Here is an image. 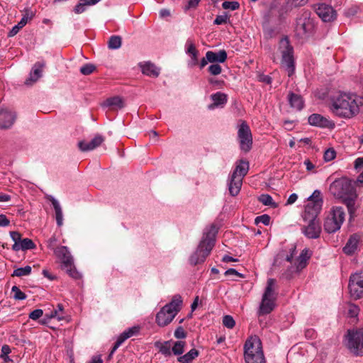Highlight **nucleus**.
Wrapping results in <instances>:
<instances>
[{
  "label": "nucleus",
  "mask_w": 363,
  "mask_h": 363,
  "mask_svg": "<svg viewBox=\"0 0 363 363\" xmlns=\"http://www.w3.org/2000/svg\"><path fill=\"white\" fill-rule=\"evenodd\" d=\"M362 104V97L340 93L332 98L330 110L336 116L350 118L359 113V107Z\"/></svg>",
  "instance_id": "nucleus-1"
},
{
  "label": "nucleus",
  "mask_w": 363,
  "mask_h": 363,
  "mask_svg": "<svg viewBox=\"0 0 363 363\" xmlns=\"http://www.w3.org/2000/svg\"><path fill=\"white\" fill-rule=\"evenodd\" d=\"M330 193L336 198L342 199V202L347 206L350 216L356 211L355 202L357 194L352 181L342 177L335 179L330 186Z\"/></svg>",
  "instance_id": "nucleus-2"
},
{
  "label": "nucleus",
  "mask_w": 363,
  "mask_h": 363,
  "mask_svg": "<svg viewBox=\"0 0 363 363\" xmlns=\"http://www.w3.org/2000/svg\"><path fill=\"white\" fill-rule=\"evenodd\" d=\"M218 230V227L213 224L206 229L196 250L189 257V262L191 265L203 262L210 255L215 245Z\"/></svg>",
  "instance_id": "nucleus-3"
},
{
  "label": "nucleus",
  "mask_w": 363,
  "mask_h": 363,
  "mask_svg": "<svg viewBox=\"0 0 363 363\" xmlns=\"http://www.w3.org/2000/svg\"><path fill=\"white\" fill-rule=\"evenodd\" d=\"M182 304V296L176 294L171 302L163 306L156 315V322L160 327L169 324L181 310Z\"/></svg>",
  "instance_id": "nucleus-4"
},
{
  "label": "nucleus",
  "mask_w": 363,
  "mask_h": 363,
  "mask_svg": "<svg viewBox=\"0 0 363 363\" xmlns=\"http://www.w3.org/2000/svg\"><path fill=\"white\" fill-rule=\"evenodd\" d=\"M276 282L274 279L267 280V286L259 306V315L269 314L275 308L277 298Z\"/></svg>",
  "instance_id": "nucleus-5"
},
{
  "label": "nucleus",
  "mask_w": 363,
  "mask_h": 363,
  "mask_svg": "<svg viewBox=\"0 0 363 363\" xmlns=\"http://www.w3.org/2000/svg\"><path fill=\"white\" fill-rule=\"evenodd\" d=\"M55 255L60 259L61 269L74 279H80L81 274L77 270L74 264V259L66 246H60L55 249Z\"/></svg>",
  "instance_id": "nucleus-6"
},
{
  "label": "nucleus",
  "mask_w": 363,
  "mask_h": 363,
  "mask_svg": "<svg viewBox=\"0 0 363 363\" xmlns=\"http://www.w3.org/2000/svg\"><path fill=\"white\" fill-rule=\"evenodd\" d=\"M248 169L249 163L247 161L240 160L238 162L228 182V189L232 196H236L240 192L242 184V179Z\"/></svg>",
  "instance_id": "nucleus-7"
},
{
  "label": "nucleus",
  "mask_w": 363,
  "mask_h": 363,
  "mask_svg": "<svg viewBox=\"0 0 363 363\" xmlns=\"http://www.w3.org/2000/svg\"><path fill=\"white\" fill-rule=\"evenodd\" d=\"M315 29V21L309 10H302L296 18L295 32L297 36L305 38L311 35Z\"/></svg>",
  "instance_id": "nucleus-8"
},
{
  "label": "nucleus",
  "mask_w": 363,
  "mask_h": 363,
  "mask_svg": "<svg viewBox=\"0 0 363 363\" xmlns=\"http://www.w3.org/2000/svg\"><path fill=\"white\" fill-rule=\"evenodd\" d=\"M322 206L321 193L318 190H315L308 198V203L305 206V210L302 215L303 219L305 221L318 220V216L321 211Z\"/></svg>",
  "instance_id": "nucleus-9"
},
{
  "label": "nucleus",
  "mask_w": 363,
  "mask_h": 363,
  "mask_svg": "<svg viewBox=\"0 0 363 363\" xmlns=\"http://www.w3.org/2000/svg\"><path fill=\"white\" fill-rule=\"evenodd\" d=\"M279 50L281 54V65L286 67L289 77L291 76L295 70L294 60V48L290 45L288 37L282 38L279 43Z\"/></svg>",
  "instance_id": "nucleus-10"
},
{
  "label": "nucleus",
  "mask_w": 363,
  "mask_h": 363,
  "mask_svg": "<svg viewBox=\"0 0 363 363\" xmlns=\"http://www.w3.org/2000/svg\"><path fill=\"white\" fill-rule=\"evenodd\" d=\"M345 211L340 206L333 207L325 218L324 229L328 233H333L340 230L345 220Z\"/></svg>",
  "instance_id": "nucleus-11"
},
{
  "label": "nucleus",
  "mask_w": 363,
  "mask_h": 363,
  "mask_svg": "<svg viewBox=\"0 0 363 363\" xmlns=\"http://www.w3.org/2000/svg\"><path fill=\"white\" fill-rule=\"evenodd\" d=\"M346 346L353 354L363 355V328L357 330H348L345 335Z\"/></svg>",
  "instance_id": "nucleus-12"
},
{
  "label": "nucleus",
  "mask_w": 363,
  "mask_h": 363,
  "mask_svg": "<svg viewBox=\"0 0 363 363\" xmlns=\"http://www.w3.org/2000/svg\"><path fill=\"white\" fill-rule=\"evenodd\" d=\"M348 288L351 297L359 299L363 297V274H354L350 278Z\"/></svg>",
  "instance_id": "nucleus-13"
},
{
  "label": "nucleus",
  "mask_w": 363,
  "mask_h": 363,
  "mask_svg": "<svg viewBox=\"0 0 363 363\" xmlns=\"http://www.w3.org/2000/svg\"><path fill=\"white\" fill-rule=\"evenodd\" d=\"M251 363H266L262 342L256 335L251 336Z\"/></svg>",
  "instance_id": "nucleus-14"
},
{
  "label": "nucleus",
  "mask_w": 363,
  "mask_h": 363,
  "mask_svg": "<svg viewBox=\"0 0 363 363\" xmlns=\"http://www.w3.org/2000/svg\"><path fill=\"white\" fill-rule=\"evenodd\" d=\"M227 59V52L224 50L218 52L208 51L206 57H203L199 63L200 69H203L208 62L212 64L223 63Z\"/></svg>",
  "instance_id": "nucleus-15"
},
{
  "label": "nucleus",
  "mask_w": 363,
  "mask_h": 363,
  "mask_svg": "<svg viewBox=\"0 0 363 363\" xmlns=\"http://www.w3.org/2000/svg\"><path fill=\"white\" fill-rule=\"evenodd\" d=\"M315 12L324 22H330L336 18V11L332 6L325 4H317Z\"/></svg>",
  "instance_id": "nucleus-16"
},
{
  "label": "nucleus",
  "mask_w": 363,
  "mask_h": 363,
  "mask_svg": "<svg viewBox=\"0 0 363 363\" xmlns=\"http://www.w3.org/2000/svg\"><path fill=\"white\" fill-rule=\"evenodd\" d=\"M248 130L249 127L247 122L242 121L238 130V138L240 140V148L245 152H247L250 150Z\"/></svg>",
  "instance_id": "nucleus-17"
},
{
  "label": "nucleus",
  "mask_w": 363,
  "mask_h": 363,
  "mask_svg": "<svg viewBox=\"0 0 363 363\" xmlns=\"http://www.w3.org/2000/svg\"><path fill=\"white\" fill-rule=\"evenodd\" d=\"M308 223L305 227L303 233L308 238H317L320 236L321 227L319 220H308Z\"/></svg>",
  "instance_id": "nucleus-18"
},
{
  "label": "nucleus",
  "mask_w": 363,
  "mask_h": 363,
  "mask_svg": "<svg viewBox=\"0 0 363 363\" xmlns=\"http://www.w3.org/2000/svg\"><path fill=\"white\" fill-rule=\"evenodd\" d=\"M16 120V114L8 110L0 111V128H10L14 123Z\"/></svg>",
  "instance_id": "nucleus-19"
},
{
  "label": "nucleus",
  "mask_w": 363,
  "mask_h": 363,
  "mask_svg": "<svg viewBox=\"0 0 363 363\" xmlns=\"http://www.w3.org/2000/svg\"><path fill=\"white\" fill-rule=\"evenodd\" d=\"M294 7L288 1L283 4L278 1H274L270 5V11L272 13L277 11L279 16L282 18L291 11Z\"/></svg>",
  "instance_id": "nucleus-20"
},
{
  "label": "nucleus",
  "mask_w": 363,
  "mask_h": 363,
  "mask_svg": "<svg viewBox=\"0 0 363 363\" xmlns=\"http://www.w3.org/2000/svg\"><path fill=\"white\" fill-rule=\"evenodd\" d=\"M308 123L311 125L321 128H330L334 125L330 120L318 113L311 115L308 117Z\"/></svg>",
  "instance_id": "nucleus-21"
},
{
  "label": "nucleus",
  "mask_w": 363,
  "mask_h": 363,
  "mask_svg": "<svg viewBox=\"0 0 363 363\" xmlns=\"http://www.w3.org/2000/svg\"><path fill=\"white\" fill-rule=\"evenodd\" d=\"M104 139L101 135H96L90 142L81 141L79 143V147L82 151H89L99 147Z\"/></svg>",
  "instance_id": "nucleus-22"
},
{
  "label": "nucleus",
  "mask_w": 363,
  "mask_h": 363,
  "mask_svg": "<svg viewBox=\"0 0 363 363\" xmlns=\"http://www.w3.org/2000/svg\"><path fill=\"white\" fill-rule=\"evenodd\" d=\"M44 67V62H36L32 69L29 78L26 79V84L28 85H30L36 81H38V79L42 76V72Z\"/></svg>",
  "instance_id": "nucleus-23"
},
{
  "label": "nucleus",
  "mask_w": 363,
  "mask_h": 363,
  "mask_svg": "<svg viewBox=\"0 0 363 363\" xmlns=\"http://www.w3.org/2000/svg\"><path fill=\"white\" fill-rule=\"evenodd\" d=\"M358 242V236L357 235H351L345 246L343 247L344 253L348 255H352L357 248Z\"/></svg>",
  "instance_id": "nucleus-24"
},
{
  "label": "nucleus",
  "mask_w": 363,
  "mask_h": 363,
  "mask_svg": "<svg viewBox=\"0 0 363 363\" xmlns=\"http://www.w3.org/2000/svg\"><path fill=\"white\" fill-rule=\"evenodd\" d=\"M54 208L57 225L61 227L63 225V213L59 202L52 196L48 198Z\"/></svg>",
  "instance_id": "nucleus-25"
},
{
  "label": "nucleus",
  "mask_w": 363,
  "mask_h": 363,
  "mask_svg": "<svg viewBox=\"0 0 363 363\" xmlns=\"http://www.w3.org/2000/svg\"><path fill=\"white\" fill-rule=\"evenodd\" d=\"M142 72L149 77H157L160 74V70L155 65L150 62H145L140 65Z\"/></svg>",
  "instance_id": "nucleus-26"
},
{
  "label": "nucleus",
  "mask_w": 363,
  "mask_h": 363,
  "mask_svg": "<svg viewBox=\"0 0 363 363\" xmlns=\"http://www.w3.org/2000/svg\"><path fill=\"white\" fill-rule=\"evenodd\" d=\"M35 247V245L32 240L29 238H24L22 239L19 243L13 244L12 250L13 251L27 250L34 249Z\"/></svg>",
  "instance_id": "nucleus-27"
},
{
  "label": "nucleus",
  "mask_w": 363,
  "mask_h": 363,
  "mask_svg": "<svg viewBox=\"0 0 363 363\" xmlns=\"http://www.w3.org/2000/svg\"><path fill=\"white\" fill-rule=\"evenodd\" d=\"M103 106L109 107L111 109H118L123 107V101L119 96H113L107 99L104 103Z\"/></svg>",
  "instance_id": "nucleus-28"
},
{
  "label": "nucleus",
  "mask_w": 363,
  "mask_h": 363,
  "mask_svg": "<svg viewBox=\"0 0 363 363\" xmlns=\"http://www.w3.org/2000/svg\"><path fill=\"white\" fill-rule=\"evenodd\" d=\"M289 102L291 105V106L298 111H300L302 109L303 106V101L301 96L290 93L288 96Z\"/></svg>",
  "instance_id": "nucleus-29"
},
{
  "label": "nucleus",
  "mask_w": 363,
  "mask_h": 363,
  "mask_svg": "<svg viewBox=\"0 0 363 363\" xmlns=\"http://www.w3.org/2000/svg\"><path fill=\"white\" fill-rule=\"evenodd\" d=\"M311 257V254L308 249H304L302 250L300 255L296 259V267L298 269H302L307 265L308 260Z\"/></svg>",
  "instance_id": "nucleus-30"
},
{
  "label": "nucleus",
  "mask_w": 363,
  "mask_h": 363,
  "mask_svg": "<svg viewBox=\"0 0 363 363\" xmlns=\"http://www.w3.org/2000/svg\"><path fill=\"white\" fill-rule=\"evenodd\" d=\"M199 354V352L196 349L193 348L185 354L179 357L177 360L180 363H191Z\"/></svg>",
  "instance_id": "nucleus-31"
},
{
  "label": "nucleus",
  "mask_w": 363,
  "mask_h": 363,
  "mask_svg": "<svg viewBox=\"0 0 363 363\" xmlns=\"http://www.w3.org/2000/svg\"><path fill=\"white\" fill-rule=\"evenodd\" d=\"M211 99L213 101V104L209 106V108H212L214 106H223L227 102V95L221 92H216L212 94Z\"/></svg>",
  "instance_id": "nucleus-32"
},
{
  "label": "nucleus",
  "mask_w": 363,
  "mask_h": 363,
  "mask_svg": "<svg viewBox=\"0 0 363 363\" xmlns=\"http://www.w3.org/2000/svg\"><path fill=\"white\" fill-rule=\"evenodd\" d=\"M186 342L183 340L176 341L172 348V353L174 355H181L184 352Z\"/></svg>",
  "instance_id": "nucleus-33"
},
{
  "label": "nucleus",
  "mask_w": 363,
  "mask_h": 363,
  "mask_svg": "<svg viewBox=\"0 0 363 363\" xmlns=\"http://www.w3.org/2000/svg\"><path fill=\"white\" fill-rule=\"evenodd\" d=\"M258 201L263 203L264 206H269L273 208H277V204L273 201L272 197L269 194H262L258 197Z\"/></svg>",
  "instance_id": "nucleus-34"
},
{
  "label": "nucleus",
  "mask_w": 363,
  "mask_h": 363,
  "mask_svg": "<svg viewBox=\"0 0 363 363\" xmlns=\"http://www.w3.org/2000/svg\"><path fill=\"white\" fill-rule=\"evenodd\" d=\"M31 272V267L30 266H26L25 267H20L15 269L12 274L13 277H23L28 276Z\"/></svg>",
  "instance_id": "nucleus-35"
},
{
  "label": "nucleus",
  "mask_w": 363,
  "mask_h": 363,
  "mask_svg": "<svg viewBox=\"0 0 363 363\" xmlns=\"http://www.w3.org/2000/svg\"><path fill=\"white\" fill-rule=\"evenodd\" d=\"M121 38L118 35H113L108 40V48L110 49H118L121 46Z\"/></svg>",
  "instance_id": "nucleus-36"
},
{
  "label": "nucleus",
  "mask_w": 363,
  "mask_h": 363,
  "mask_svg": "<svg viewBox=\"0 0 363 363\" xmlns=\"http://www.w3.org/2000/svg\"><path fill=\"white\" fill-rule=\"evenodd\" d=\"M35 11H33L30 8H26L23 10V17L21 19L22 21H24L25 23H27L29 21L32 20L35 16Z\"/></svg>",
  "instance_id": "nucleus-37"
},
{
  "label": "nucleus",
  "mask_w": 363,
  "mask_h": 363,
  "mask_svg": "<svg viewBox=\"0 0 363 363\" xmlns=\"http://www.w3.org/2000/svg\"><path fill=\"white\" fill-rule=\"evenodd\" d=\"M128 339L127 336L124 333H122L117 338L116 342H115L111 352V354H113L116 350Z\"/></svg>",
  "instance_id": "nucleus-38"
},
{
  "label": "nucleus",
  "mask_w": 363,
  "mask_h": 363,
  "mask_svg": "<svg viewBox=\"0 0 363 363\" xmlns=\"http://www.w3.org/2000/svg\"><path fill=\"white\" fill-rule=\"evenodd\" d=\"M11 291L13 293V298L16 300H24L26 298V295L25 293L21 291V289L16 286H13L11 288Z\"/></svg>",
  "instance_id": "nucleus-39"
},
{
  "label": "nucleus",
  "mask_w": 363,
  "mask_h": 363,
  "mask_svg": "<svg viewBox=\"0 0 363 363\" xmlns=\"http://www.w3.org/2000/svg\"><path fill=\"white\" fill-rule=\"evenodd\" d=\"M160 352L165 356H170L172 352L171 350L170 342L166 341L162 344L160 347Z\"/></svg>",
  "instance_id": "nucleus-40"
},
{
  "label": "nucleus",
  "mask_w": 363,
  "mask_h": 363,
  "mask_svg": "<svg viewBox=\"0 0 363 363\" xmlns=\"http://www.w3.org/2000/svg\"><path fill=\"white\" fill-rule=\"evenodd\" d=\"M270 216L267 214H263L262 216H257L255 219V224L258 225L259 223H263L264 225H269L270 223Z\"/></svg>",
  "instance_id": "nucleus-41"
},
{
  "label": "nucleus",
  "mask_w": 363,
  "mask_h": 363,
  "mask_svg": "<svg viewBox=\"0 0 363 363\" xmlns=\"http://www.w3.org/2000/svg\"><path fill=\"white\" fill-rule=\"evenodd\" d=\"M359 309L357 306L354 304H348L347 306V315L350 318H355L359 314Z\"/></svg>",
  "instance_id": "nucleus-42"
},
{
  "label": "nucleus",
  "mask_w": 363,
  "mask_h": 363,
  "mask_svg": "<svg viewBox=\"0 0 363 363\" xmlns=\"http://www.w3.org/2000/svg\"><path fill=\"white\" fill-rule=\"evenodd\" d=\"M223 325L229 329H232L235 326V322L231 315H226L223 318Z\"/></svg>",
  "instance_id": "nucleus-43"
},
{
  "label": "nucleus",
  "mask_w": 363,
  "mask_h": 363,
  "mask_svg": "<svg viewBox=\"0 0 363 363\" xmlns=\"http://www.w3.org/2000/svg\"><path fill=\"white\" fill-rule=\"evenodd\" d=\"M96 67L91 64H86L80 68V72L84 75H89L91 74Z\"/></svg>",
  "instance_id": "nucleus-44"
},
{
  "label": "nucleus",
  "mask_w": 363,
  "mask_h": 363,
  "mask_svg": "<svg viewBox=\"0 0 363 363\" xmlns=\"http://www.w3.org/2000/svg\"><path fill=\"white\" fill-rule=\"evenodd\" d=\"M239 3L237 1H224L222 6L224 9L235 11L239 8Z\"/></svg>",
  "instance_id": "nucleus-45"
},
{
  "label": "nucleus",
  "mask_w": 363,
  "mask_h": 363,
  "mask_svg": "<svg viewBox=\"0 0 363 363\" xmlns=\"http://www.w3.org/2000/svg\"><path fill=\"white\" fill-rule=\"evenodd\" d=\"M208 71L212 75H218L221 73L222 68L218 64H212L208 67Z\"/></svg>",
  "instance_id": "nucleus-46"
},
{
  "label": "nucleus",
  "mask_w": 363,
  "mask_h": 363,
  "mask_svg": "<svg viewBox=\"0 0 363 363\" xmlns=\"http://www.w3.org/2000/svg\"><path fill=\"white\" fill-rule=\"evenodd\" d=\"M11 352L10 347L7 345H3L1 347V357L5 361L9 362L11 361V359L8 356Z\"/></svg>",
  "instance_id": "nucleus-47"
},
{
  "label": "nucleus",
  "mask_w": 363,
  "mask_h": 363,
  "mask_svg": "<svg viewBox=\"0 0 363 363\" xmlns=\"http://www.w3.org/2000/svg\"><path fill=\"white\" fill-rule=\"evenodd\" d=\"M336 156V152L333 148H329L325 151L324 160L327 162L333 160Z\"/></svg>",
  "instance_id": "nucleus-48"
},
{
  "label": "nucleus",
  "mask_w": 363,
  "mask_h": 363,
  "mask_svg": "<svg viewBox=\"0 0 363 363\" xmlns=\"http://www.w3.org/2000/svg\"><path fill=\"white\" fill-rule=\"evenodd\" d=\"M43 315L42 309H35L29 313V318L33 320H37Z\"/></svg>",
  "instance_id": "nucleus-49"
},
{
  "label": "nucleus",
  "mask_w": 363,
  "mask_h": 363,
  "mask_svg": "<svg viewBox=\"0 0 363 363\" xmlns=\"http://www.w3.org/2000/svg\"><path fill=\"white\" fill-rule=\"evenodd\" d=\"M186 52L188 55L198 52V50H196L195 45L190 40H187L186 44Z\"/></svg>",
  "instance_id": "nucleus-50"
},
{
  "label": "nucleus",
  "mask_w": 363,
  "mask_h": 363,
  "mask_svg": "<svg viewBox=\"0 0 363 363\" xmlns=\"http://www.w3.org/2000/svg\"><path fill=\"white\" fill-rule=\"evenodd\" d=\"M174 337L177 339H184L186 337V333L182 326H179L174 331Z\"/></svg>",
  "instance_id": "nucleus-51"
},
{
  "label": "nucleus",
  "mask_w": 363,
  "mask_h": 363,
  "mask_svg": "<svg viewBox=\"0 0 363 363\" xmlns=\"http://www.w3.org/2000/svg\"><path fill=\"white\" fill-rule=\"evenodd\" d=\"M244 357H245V361L246 363H249L250 362V338H247L245 341V345H244Z\"/></svg>",
  "instance_id": "nucleus-52"
},
{
  "label": "nucleus",
  "mask_w": 363,
  "mask_h": 363,
  "mask_svg": "<svg viewBox=\"0 0 363 363\" xmlns=\"http://www.w3.org/2000/svg\"><path fill=\"white\" fill-rule=\"evenodd\" d=\"M86 10V5L81 1H79V3L74 6V12L77 14H80L84 12Z\"/></svg>",
  "instance_id": "nucleus-53"
},
{
  "label": "nucleus",
  "mask_w": 363,
  "mask_h": 363,
  "mask_svg": "<svg viewBox=\"0 0 363 363\" xmlns=\"http://www.w3.org/2000/svg\"><path fill=\"white\" fill-rule=\"evenodd\" d=\"M139 327L134 326L128 330H125L123 333L125 334L128 338L131 337L134 335L137 334L139 332Z\"/></svg>",
  "instance_id": "nucleus-54"
},
{
  "label": "nucleus",
  "mask_w": 363,
  "mask_h": 363,
  "mask_svg": "<svg viewBox=\"0 0 363 363\" xmlns=\"http://www.w3.org/2000/svg\"><path fill=\"white\" fill-rule=\"evenodd\" d=\"M198 54H199V52L189 55L191 57V60L189 62V67H192L197 65H199V60H198Z\"/></svg>",
  "instance_id": "nucleus-55"
},
{
  "label": "nucleus",
  "mask_w": 363,
  "mask_h": 363,
  "mask_svg": "<svg viewBox=\"0 0 363 363\" xmlns=\"http://www.w3.org/2000/svg\"><path fill=\"white\" fill-rule=\"evenodd\" d=\"M228 20V17L227 15H219L217 16L216 19L214 20V23L216 25L224 24Z\"/></svg>",
  "instance_id": "nucleus-56"
},
{
  "label": "nucleus",
  "mask_w": 363,
  "mask_h": 363,
  "mask_svg": "<svg viewBox=\"0 0 363 363\" xmlns=\"http://www.w3.org/2000/svg\"><path fill=\"white\" fill-rule=\"evenodd\" d=\"M11 239L13 240L14 244L19 243L21 241V235L17 231L10 232Z\"/></svg>",
  "instance_id": "nucleus-57"
},
{
  "label": "nucleus",
  "mask_w": 363,
  "mask_h": 363,
  "mask_svg": "<svg viewBox=\"0 0 363 363\" xmlns=\"http://www.w3.org/2000/svg\"><path fill=\"white\" fill-rule=\"evenodd\" d=\"M258 80L259 82L266 83L267 84H270L272 83V78L268 75H264L262 74H259L257 75Z\"/></svg>",
  "instance_id": "nucleus-58"
},
{
  "label": "nucleus",
  "mask_w": 363,
  "mask_h": 363,
  "mask_svg": "<svg viewBox=\"0 0 363 363\" xmlns=\"http://www.w3.org/2000/svg\"><path fill=\"white\" fill-rule=\"evenodd\" d=\"M10 220L7 218V217L4 214L0 215V226L6 227L9 225Z\"/></svg>",
  "instance_id": "nucleus-59"
},
{
  "label": "nucleus",
  "mask_w": 363,
  "mask_h": 363,
  "mask_svg": "<svg viewBox=\"0 0 363 363\" xmlns=\"http://www.w3.org/2000/svg\"><path fill=\"white\" fill-rule=\"evenodd\" d=\"M225 276L235 275V276H238L240 277H242V275L241 274H240L239 272H238L234 269H229L226 270L225 272Z\"/></svg>",
  "instance_id": "nucleus-60"
},
{
  "label": "nucleus",
  "mask_w": 363,
  "mask_h": 363,
  "mask_svg": "<svg viewBox=\"0 0 363 363\" xmlns=\"http://www.w3.org/2000/svg\"><path fill=\"white\" fill-rule=\"evenodd\" d=\"M284 127L287 130H291L294 125V121H284Z\"/></svg>",
  "instance_id": "nucleus-61"
},
{
  "label": "nucleus",
  "mask_w": 363,
  "mask_h": 363,
  "mask_svg": "<svg viewBox=\"0 0 363 363\" xmlns=\"http://www.w3.org/2000/svg\"><path fill=\"white\" fill-rule=\"evenodd\" d=\"M200 0H189L187 5L186 6V9H189L191 8H195L199 4Z\"/></svg>",
  "instance_id": "nucleus-62"
},
{
  "label": "nucleus",
  "mask_w": 363,
  "mask_h": 363,
  "mask_svg": "<svg viewBox=\"0 0 363 363\" xmlns=\"http://www.w3.org/2000/svg\"><path fill=\"white\" fill-rule=\"evenodd\" d=\"M363 167V157H358L354 161V168L359 169Z\"/></svg>",
  "instance_id": "nucleus-63"
},
{
  "label": "nucleus",
  "mask_w": 363,
  "mask_h": 363,
  "mask_svg": "<svg viewBox=\"0 0 363 363\" xmlns=\"http://www.w3.org/2000/svg\"><path fill=\"white\" fill-rule=\"evenodd\" d=\"M11 200V196L4 193H0V202H7Z\"/></svg>",
  "instance_id": "nucleus-64"
}]
</instances>
